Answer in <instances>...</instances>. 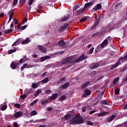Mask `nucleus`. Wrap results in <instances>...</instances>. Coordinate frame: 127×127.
<instances>
[{
	"instance_id": "79ce46f5",
	"label": "nucleus",
	"mask_w": 127,
	"mask_h": 127,
	"mask_svg": "<svg viewBox=\"0 0 127 127\" xmlns=\"http://www.w3.org/2000/svg\"><path fill=\"white\" fill-rule=\"evenodd\" d=\"M26 27H27V25H26L21 27L20 29V30L21 31L24 30V29H25L26 28Z\"/></svg>"
},
{
	"instance_id": "ea45409f",
	"label": "nucleus",
	"mask_w": 127,
	"mask_h": 127,
	"mask_svg": "<svg viewBox=\"0 0 127 127\" xmlns=\"http://www.w3.org/2000/svg\"><path fill=\"white\" fill-rule=\"evenodd\" d=\"M105 77V75H102L100 76L99 78H97L96 80H95V82L96 83V82H98V81H100Z\"/></svg>"
},
{
	"instance_id": "a211bd4d",
	"label": "nucleus",
	"mask_w": 127,
	"mask_h": 127,
	"mask_svg": "<svg viewBox=\"0 0 127 127\" xmlns=\"http://www.w3.org/2000/svg\"><path fill=\"white\" fill-rule=\"evenodd\" d=\"M47 59H50V56H46L45 57H42L41 58V62H43V61H45V60H47Z\"/></svg>"
},
{
	"instance_id": "69168bd1",
	"label": "nucleus",
	"mask_w": 127,
	"mask_h": 127,
	"mask_svg": "<svg viewBox=\"0 0 127 127\" xmlns=\"http://www.w3.org/2000/svg\"><path fill=\"white\" fill-rule=\"evenodd\" d=\"M18 1V0H14V1L13 2V5H15L16 3H17V2Z\"/></svg>"
},
{
	"instance_id": "e2e57ef3",
	"label": "nucleus",
	"mask_w": 127,
	"mask_h": 127,
	"mask_svg": "<svg viewBox=\"0 0 127 127\" xmlns=\"http://www.w3.org/2000/svg\"><path fill=\"white\" fill-rule=\"evenodd\" d=\"M20 2L21 4H24L25 3V0H20Z\"/></svg>"
},
{
	"instance_id": "412c9836",
	"label": "nucleus",
	"mask_w": 127,
	"mask_h": 127,
	"mask_svg": "<svg viewBox=\"0 0 127 127\" xmlns=\"http://www.w3.org/2000/svg\"><path fill=\"white\" fill-rule=\"evenodd\" d=\"M70 17V14H68L66 16H64L62 18V21H65L67 19H69Z\"/></svg>"
},
{
	"instance_id": "c756f323",
	"label": "nucleus",
	"mask_w": 127,
	"mask_h": 127,
	"mask_svg": "<svg viewBox=\"0 0 127 127\" xmlns=\"http://www.w3.org/2000/svg\"><path fill=\"white\" fill-rule=\"evenodd\" d=\"M41 92H42L41 90H39V89L37 90L34 94L35 97H37V96H38L39 94L41 93Z\"/></svg>"
},
{
	"instance_id": "39448f33",
	"label": "nucleus",
	"mask_w": 127,
	"mask_h": 127,
	"mask_svg": "<svg viewBox=\"0 0 127 127\" xmlns=\"http://www.w3.org/2000/svg\"><path fill=\"white\" fill-rule=\"evenodd\" d=\"M67 63H69V59L68 57L63 60L62 63H59L57 64V67H62V65H63V64H67Z\"/></svg>"
},
{
	"instance_id": "9d476101",
	"label": "nucleus",
	"mask_w": 127,
	"mask_h": 127,
	"mask_svg": "<svg viewBox=\"0 0 127 127\" xmlns=\"http://www.w3.org/2000/svg\"><path fill=\"white\" fill-rule=\"evenodd\" d=\"M22 115H23V112L18 111L14 114V117L15 119H17L18 118H20Z\"/></svg>"
},
{
	"instance_id": "c85d7f7f",
	"label": "nucleus",
	"mask_w": 127,
	"mask_h": 127,
	"mask_svg": "<svg viewBox=\"0 0 127 127\" xmlns=\"http://www.w3.org/2000/svg\"><path fill=\"white\" fill-rule=\"evenodd\" d=\"M66 99V96L65 95H63L59 98L60 102H63L64 100Z\"/></svg>"
},
{
	"instance_id": "4468645a",
	"label": "nucleus",
	"mask_w": 127,
	"mask_h": 127,
	"mask_svg": "<svg viewBox=\"0 0 127 127\" xmlns=\"http://www.w3.org/2000/svg\"><path fill=\"white\" fill-rule=\"evenodd\" d=\"M108 46V40H105L103 43L101 44V48H104V47H106V46Z\"/></svg>"
},
{
	"instance_id": "7ed1b4c3",
	"label": "nucleus",
	"mask_w": 127,
	"mask_h": 127,
	"mask_svg": "<svg viewBox=\"0 0 127 127\" xmlns=\"http://www.w3.org/2000/svg\"><path fill=\"white\" fill-rule=\"evenodd\" d=\"M114 23L113 22H110L102 29L104 32H109L111 30H113V29H114Z\"/></svg>"
},
{
	"instance_id": "f704fd0d",
	"label": "nucleus",
	"mask_w": 127,
	"mask_h": 127,
	"mask_svg": "<svg viewBox=\"0 0 127 127\" xmlns=\"http://www.w3.org/2000/svg\"><path fill=\"white\" fill-rule=\"evenodd\" d=\"M12 31H13V30L12 29L7 30L5 31L4 33H5V34H9V33H11Z\"/></svg>"
},
{
	"instance_id": "6e6552de",
	"label": "nucleus",
	"mask_w": 127,
	"mask_h": 127,
	"mask_svg": "<svg viewBox=\"0 0 127 127\" xmlns=\"http://www.w3.org/2000/svg\"><path fill=\"white\" fill-rule=\"evenodd\" d=\"M74 12L76 15H80V14H82V13L85 12V8H80L79 10L74 11Z\"/></svg>"
},
{
	"instance_id": "2f4dec72",
	"label": "nucleus",
	"mask_w": 127,
	"mask_h": 127,
	"mask_svg": "<svg viewBox=\"0 0 127 127\" xmlns=\"http://www.w3.org/2000/svg\"><path fill=\"white\" fill-rule=\"evenodd\" d=\"M15 51H16V48H14V49L12 50H10L8 51V54H12V53H13V52H15Z\"/></svg>"
},
{
	"instance_id": "3c124183",
	"label": "nucleus",
	"mask_w": 127,
	"mask_h": 127,
	"mask_svg": "<svg viewBox=\"0 0 127 127\" xmlns=\"http://www.w3.org/2000/svg\"><path fill=\"white\" fill-rule=\"evenodd\" d=\"M14 107L15 108H17L18 109H19V108H20V105L18 104H15L14 105Z\"/></svg>"
},
{
	"instance_id": "f3484780",
	"label": "nucleus",
	"mask_w": 127,
	"mask_h": 127,
	"mask_svg": "<svg viewBox=\"0 0 127 127\" xmlns=\"http://www.w3.org/2000/svg\"><path fill=\"white\" fill-rule=\"evenodd\" d=\"M8 15H9V21L12 19V16H13V11L12 10H10L8 12Z\"/></svg>"
},
{
	"instance_id": "6ab92c4d",
	"label": "nucleus",
	"mask_w": 127,
	"mask_h": 127,
	"mask_svg": "<svg viewBox=\"0 0 127 127\" xmlns=\"http://www.w3.org/2000/svg\"><path fill=\"white\" fill-rule=\"evenodd\" d=\"M119 65H121V62H118L115 64L112 65L111 67V70H114V69L117 68L119 66Z\"/></svg>"
},
{
	"instance_id": "37998d69",
	"label": "nucleus",
	"mask_w": 127,
	"mask_h": 127,
	"mask_svg": "<svg viewBox=\"0 0 127 127\" xmlns=\"http://www.w3.org/2000/svg\"><path fill=\"white\" fill-rule=\"evenodd\" d=\"M100 103L102 105H108V102L106 100H102Z\"/></svg>"
},
{
	"instance_id": "c03bdc74",
	"label": "nucleus",
	"mask_w": 127,
	"mask_h": 127,
	"mask_svg": "<svg viewBox=\"0 0 127 127\" xmlns=\"http://www.w3.org/2000/svg\"><path fill=\"white\" fill-rule=\"evenodd\" d=\"M27 97V96H26V95L23 94L20 96V98L22 99V100H24V99H25V98H26Z\"/></svg>"
},
{
	"instance_id": "423d86ee",
	"label": "nucleus",
	"mask_w": 127,
	"mask_h": 127,
	"mask_svg": "<svg viewBox=\"0 0 127 127\" xmlns=\"http://www.w3.org/2000/svg\"><path fill=\"white\" fill-rule=\"evenodd\" d=\"M69 26V24L65 23L64 25H63L59 29V32H62L63 31H64L65 29H67V27Z\"/></svg>"
},
{
	"instance_id": "9b49d317",
	"label": "nucleus",
	"mask_w": 127,
	"mask_h": 127,
	"mask_svg": "<svg viewBox=\"0 0 127 127\" xmlns=\"http://www.w3.org/2000/svg\"><path fill=\"white\" fill-rule=\"evenodd\" d=\"M38 48L40 50V51H42L43 53H46L47 52V50L44 48L42 46L38 45Z\"/></svg>"
},
{
	"instance_id": "e433bc0d",
	"label": "nucleus",
	"mask_w": 127,
	"mask_h": 127,
	"mask_svg": "<svg viewBox=\"0 0 127 127\" xmlns=\"http://www.w3.org/2000/svg\"><path fill=\"white\" fill-rule=\"evenodd\" d=\"M47 103H48V100H42L41 102V103L43 105H45V104H47Z\"/></svg>"
},
{
	"instance_id": "72a5a7b5",
	"label": "nucleus",
	"mask_w": 127,
	"mask_h": 127,
	"mask_svg": "<svg viewBox=\"0 0 127 127\" xmlns=\"http://www.w3.org/2000/svg\"><path fill=\"white\" fill-rule=\"evenodd\" d=\"M48 81H49V79L48 78H45L43 80H41V83H43V84H44V83H48Z\"/></svg>"
},
{
	"instance_id": "052dcab7",
	"label": "nucleus",
	"mask_w": 127,
	"mask_h": 127,
	"mask_svg": "<svg viewBox=\"0 0 127 127\" xmlns=\"http://www.w3.org/2000/svg\"><path fill=\"white\" fill-rule=\"evenodd\" d=\"M112 39H113V38H112V37H108L106 39H105V40H109V41H111V40H112Z\"/></svg>"
},
{
	"instance_id": "49530a36",
	"label": "nucleus",
	"mask_w": 127,
	"mask_h": 127,
	"mask_svg": "<svg viewBox=\"0 0 127 127\" xmlns=\"http://www.w3.org/2000/svg\"><path fill=\"white\" fill-rule=\"evenodd\" d=\"M32 87L33 88V89H36L37 88V84L36 83H34L32 84Z\"/></svg>"
},
{
	"instance_id": "a18cd8bd",
	"label": "nucleus",
	"mask_w": 127,
	"mask_h": 127,
	"mask_svg": "<svg viewBox=\"0 0 127 127\" xmlns=\"http://www.w3.org/2000/svg\"><path fill=\"white\" fill-rule=\"evenodd\" d=\"M86 20H87V18L84 17V18H82V19H81L79 20V21H80V22H85V21H86Z\"/></svg>"
},
{
	"instance_id": "a19ab883",
	"label": "nucleus",
	"mask_w": 127,
	"mask_h": 127,
	"mask_svg": "<svg viewBox=\"0 0 127 127\" xmlns=\"http://www.w3.org/2000/svg\"><path fill=\"white\" fill-rule=\"evenodd\" d=\"M37 102H38V99H36L35 100H34L33 102H32L30 104V106H33V105H35V104H36V103H37Z\"/></svg>"
},
{
	"instance_id": "2eb2a0df",
	"label": "nucleus",
	"mask_w": 127,
	"mask_h": 127,
	"mask_svg": "<svg viewBox=\"0 0 127 127\" xmlns=\"http://www.w3.org/2000/svg\"><path fill=\"white\" fill-rule=\"evenodd\" d=\"M102 8V5L101 3H99L97 4L94 8V10H99V9H101Z\"/></svg>"
},
{
	"instance_id": "774afa93",
	"label": "nucleus",
	"mask_w": 127,
	"mask_h": 127,
	"mask_svg": "<svg viewBox=\"0 0 127 127\" xmlns=\"http://www.w3.org/2000/svg\"><path fill=\"white\" fill-rule=\"evenodd\" d=\"M20 26H21V25L20 24H18L17 27V29L18 30H20Z\"/></svg>"
},
{
	"instance_id": "1a4fd4ad",
	"label": "nucleus",
	"mask_w": 127,
	"mask_h": 127,
	"mask_svg": "<svg viewBox=\"0 0 127 127\" xmlns=\"http://www.w3.org/2000/svg\"><path fill=\"white\" fill-rule=\"evenodd\" d=\"M19 64L18 63L12 62L10 64V67L12 68V69H13V70L16 69L17 68V66H18V64Z\"/></svg>"
},
{
	"instance_id": "13d9d810",
	"label": "nucleus",
	"mask_w": 127,
	"mask_h": 127,
	"mask_svg": "<svg viewBox=\"0 0 127 127\" xmlns=\"http://www.w3.org/2000/svg\"><path fill=\"white\" fill-rule=\"evenodd\" d=\"M45 94H51V90H47L45 92Z\"/></svg>"
},
{
	"instance_id": "0e129e2a",
	"label": "nucleus",
	"mask_w": 127,
	"mask_h": 127,
	"mask_svg": "<svg viewBox=\"0 0 127 127\" xmlns=\"http://www.w3.org/2000/svg\"><path fill=\"white\" fill-rule=\"evenodd\" d=\"M10 29H13V22H12L10 26Z\"/></svg>"
},
{
	"instance_id": "b1692460",
	"label": "nucleus",
	"mask_w": 127,
	"mask_h": 127,
	"mask_svg": "<svg viewBox=\"0 0 127 127\" xmlns=\"http://www.w3.org/2000/svg\"><path fill=\"white\" fill-rule=\"evenodd\" d=\"M116 118V116L115 115H112L111 116H110V117H109L108 119H107V120L108 122H112V121H113V120H115Z\"/></svg>"
},
{
	"instance_id": "aec40b11",
	"label": "nucleus",
	"mask_w": 127,
	"mask_h": 127,
	"mask_svg": "<svg viewBox=\"0 0 127 127\" xmlns=\"http://www.w3.org/2000/svg\"><path fill=\"white\" fill-rule=\"evenodd\" d=\"M57 97H58V94L57 93L53 94V95L50 98V100L53 101L54 100H55V99H56Z\"/></svg>"
},
{
	"instance_id": "20e7f679",
	"label": "nucleus",
	"mask_w": 127,
	"mask_h": 127,
	"mask_svg": "<svg viewBox=\"0 0 127 127\" xmlns=\"http://www.w3.org/2000/svg\"><path fill=\"white\" fill-rule=\"evenodd\" d=\"M102 17V16L101 15H98L96 17V20L94 23V24L91 27V29H94V28H96L97 26H98L99 24V22H100V21L101 20V18Z\"/></svg>"
},
{
	"instance_id": "338daca9",
	"label": "nucleus",
	"mask_w": 127,
	"mask_h": 127,
	"mask_svg": "<svg viewBox=\"0 0 127 127\" xmlns=\"http://www.w3.org/2000/svg\"><path fill=\"white\" fill-rule=\"evenodd\" d=\"M23 62H24V59H21V60H20L19 63H20V64H22Z\"/></svg>"
},
{
	"instance_id": "4be33fe9",
	"label": "nucleus",
	"mask_w": 127,
	"mask_h": 127,
	"mask_svg": "<svg viewBox=\"0 0 127 127\" xmlns=\"http://www.w3.org/2000/svg\"><path fill=\"white\" fill-rule=\"evenodd\" d=\"M20 39H18L17 41H16L12 45V47H13V46H16L20 44Z\"/></svg>"
},
{
	"instance_id": "6e6d98bb",
	"label": "nucleus",
	"mask_w": 127,
	"mask_h": 127,
	"mask_svg": "<svg viewBox=\"0 0 127 127\" xmlns=\"http://www.w3.org/2000/svg\"><path fill=\"white\" fill-rule=\"evenodd\" d=\"M115 93L116 95H119V93H120V91H119V90L118 89H116L115 90Z\"/></svg>"
},
{
	"instance_id": "680f3d73",
	"label": "nucleus",
	"mask_w": 127,
	"mask_h": 127,
	"mask_svg": "<svg viewBox=\"0 0 127 127\" xmlns=\"http://www.w3.org/2000/svg\"><path fill=\"white\" fill-rule=\"evenodd\" d=\"M6 106H5V105H3L2 107V108H1V110H2V111H4V110H6Z\"/></svg>"
},
{
	"instance_id": "864d4df0",
	"label": "nucleus",
	"mask_w": 127,
	"mask_h": 127,
	"mask_svg": "<svg viewBox=\"0 0 127 127\" xmlns=\"http://www.w3.org/2000/svg\"><path fill=\"white\" fill-rule=\"evenodd\" d=\"M98 37V33L96 32L94 34H93L92 35V37Z\"/></svg>"
},
{
	"instance_id": "cd10ccee",
	"label": "nucleus",
	"mask_w": 127,
	"mask_h": 127,
	"mask_svg": "<svg viewBox=\"0 0 127 127\" xmlns=\"http://www.w3.org/2000/svg\"><path fill=\"white\" fill-rule=\"evenodd\" d=\"M120 80V77H116L114 80H113V84L114 85H116V83H118V82H119Z\"/></svg>"
},
{
	"instance_id": "393cba45",
	"label": "nucleus",
	"mask_w": 127,
	"mask_h": 127,
	"mask_svg": "<svg viewBox=\"0 0 127 127\" xmlns=\"http://www.w3.org/2000/svg\"><path fill=\"white\" fill-rule=\"evenodd\" d=\"M59 46L62 47L65 46V42L64 40H61L58 42Z\"/></svg>"
},
{
	"instance_id": "bf43d9fd",
	"label": "nucleus",
	"mask_w": 127,
	"mask_h": 127,
	"mask_svg": "<svg viewBox=\"0 0 127 127\" xmlns=\"http://www.w3.org/2000/svg\"><path fill=\"white\" fill-rule=\"evenodd\" d=\"M101 47L100 46H98L97 49L96 50V51H97L98 52H99L100 51V50H101Z\"/></svg>"
},
{
	"instance_id": "dca6fc26",
	"label": "nucleus",
	"mask_w": 127,
	"mask_h": 127,
	"mask_svg": "<svg viewBox=\"0 0 127 127\" xmlns=\"http://www.w3.org/2000/svg\"><path fill=\"white\" fill-rule=\"evenodd\" d=\"M106 115H109V112L98 113L97 117H104V116H106Z\"/></svg>"
},
{
	"instance_id": "f03ea898",
	"label": "nucleus",
	"mask_w": 127,
	"mask_h": 127,
	"mask_svg": "<svg viewBox=\"0 0 127 127\" xmlns=\"http://www.w3.org/2000/svg\"><path fill=\"white\" fill-rule=\"evenodd\" d=\"M70 124L73 125V124H77V125H81L84 123L83 119L81 117H73L69 121Z\"/></svg>"
},
{
	"instance_id": "4d7b16f0",
	"label": "nucleus",
	"mask_w": 127,
	"mask_h": 127,
	"mask_svg": "<svg viewBox=\"0 0 127 127\" xmlns=\"http://www.w3.org/2000/svg\"><path fill=\"white\" fill-rule=\"evenodd\" d=\"M32 3H33V0H29V1H28L29 5H31Z\"/></svg>"
},
{
	"instance_id": "f8f14e48",
	"label": "nucleus",
	"mask_w": 127,
	"mask_h": 127,
	"mask_svg": "<svg viewBox=\"0 0 127 127\" xmlns=\"http://www.w3.org/2000/svg\"><path fill=\"white\" fill-rule=\"evenodd\" d=\"M99 66H100V64L98 63L92 64L90 65L89 68L90 69H95V68H98Z\"/></svg>"
},
{
	"instance_id": "ddd939ff",
	"label": "nucleus",
	"mask_w": 127,
	"mask_h": 127,
	"mask_svg": "<svg viewBox=\"0 0 127 127\" xmlns=\"http://www.w3.org/2000/svg\"><path fill=\"white\" fill-rule=\"evenodd\" d=\"M90 85V81H87L85 82L84 84H83L81 86V90H83V89H85V88H87L88 86Z\"/></svg>"
},
{
	"instance_id": "7c9ffc66",
	"label": "nucleus",
	"mask_w": 127,
	"mask_h": 127,
	"mask_svg": "<svg viewBox=\"0 0 127 127\" xmlns=\"http://www.w3.org/2000/svg\"><path fill=\"white\" fill-rule=\"evenodd\" d=\"M28 43H29V39L27 38L24 41H23L22 42V44H27Z\"/></svg>"
},
{
	"instance_id": "f257e3e1",
	"label": "nucleus",
	"mask_w": 127,
	"mask_h": 127,
	"mask_svg": "<svg viewBox=\"0 0 127 127\" xmlns=\"http://www.w3.org/2000/svg\"><path fill=\"white\" fill-rule=\"evenodd\" d=\"M68 58L69 63H79V62L87 59V57L84 54H83L77 59H76V55L68 57Z\"/></svg>"
},
{
	"instance_id": "5fc2aeb1",
	"label": "nucleus",
	"mask_w": 127,
	"mask_h": 127,
	"mask_svg": "<svg viewBox=\"0 0 127 127\" xmlns=\"http://www.w3.org/2000/svg\"><path fill=\"white\" fill-rule=\"evenodd\" d=\"M94 52V47L91 48V49L89 50V54H92Z\"/></svg>"
},
{
	"instance_id": "c9c22d12",
	"label": "nucleus",
	"mask_w": 127,
	"mask_h": 127,
	"mask_svg": "<svg viewBox=\"0 0 127 127\" xmlns=\"http://www.w3.org/2000/svg\"><path fill=\"white\" fill-rule=\"evenodd\" d=\"M70 118H71V115H70V114L66 115L64 116V119L65 120V121H67V120H69V119H70Z\"/></svg>"
},
{
	"instance_id": "0eeeda50",
	"label": "nucleus",
	"mask_w": 127,
	"mask_h": 127,
	"mask_svg": "<svg viewBox=\"0 0 127 127\" xmlns=\"http://www.w3.org/2000/svg\"><path fill=\"white\" fill-rule=\"evenodd\" d=\"M35 66H36V64L30 65L27 64H24L23 65V66L21 67V70L22 71H23L24 68H32V67H35Z\"/></svg>"
},
{
	"instance_id": "58836bf2",
	"label": "nucleus",
	"mask_w": 127,
	"mask_h": 127,
	"mask_svg": "<svg viewBox=\"0 0 127 127\" xmlns=\"http://www.w3.org/2000/svg\"><path fill=\"white\" fill-rule=\"evenodd\" d=\"M78 8H80V5H77L74 6L73 8V10L76 11V10H77V9H78Z\"/></svg>"
},
{
	"instance_id": "09e8293b",
	"label": "nucleus",
	"mask_w": 127,
	"mask_h": 127,
	"mask_svg": "<svg viewBox=\"0 0 127 127\" xmlns=\"http://www.w3.org/2000/svg\"><path fill=\"white\" fill-rule=\"evenodd\" d=\"M97 35L98 36V37H100V36H102V35H103V32L102 31L97 32Z\"/></svg>"
},
{
	"instance_id": "4c0bfd02",
	"label": "nucleus",
	"mask_w": 127,
	"mask_h": 127,
	"mask_svg": "<svg viewBox=\"0 0 127 127\" xmlns=\"http://www.w3.org/2000/svg\"><path fill=\"white\" fill-rule=\"evenodd\" d=\"M37 115V112L36 111H33L30 113V116H35Z\"/></svg>"
},
{
	"instance_id": "de8ad7c7",
	"label": "nucleus",
	"mask_w": 127,
	"mask_h": 127,
	"mask_svg": "<svg viewBox=\"0 0 127 127\" xmlns=\"http://www.w3.org/2000/svg\"><path fill=\"white\" fill-rule=\"evenodd\" d=\"M87 126H93V123H92L91 121H87L86 122Z\"/></svg>"
},
{
	"instance_id": "8fccbe9b",
	"label": "nucleus",
	"mask_w": 127,
	"mask_h": 127,
	"mask_svg": "<svg viewBox=\"0 0 127 127\" xmlns=\"http://www.w3.org/2000/svg\"><path fill=\"white\" fill-rule=\"evenodd\" d=\"M86 110H87V106L82 107V113H85V112H86Z\"/></svg>"
},
{
	"instance_id": "473e14b6",
	"label": "nucleus",
	"mask_w": 127,
	"mask_h": 127,
	"mask_svg": "<svg viewBox=\"0 0 127 127\" xmlns=\"http://www.w3.org/2000/svg\"><path fill=\"white\" fill-rule=\"evenodd\" d=\"M84 93H85V95H86L87 96H89V95H90V94H91V90H89L88 89H85L84 91Z\"/></svg>"
},
{
	"instance_id": "5701e85b",
	"label": "nucleus",
	"mask_w": 127,
	"mask_h": 127,
	"mask_svg": "<svg viewBox=\"0 0 127 127\" xmlns=\"http://www.w3.org/2000/svg\"><path fill=\"white\" fill-rule=\"evenodd\" d=\"M69 85H70V83H65L64 84H62L61 85V88H62V89H66L67 87H68Z\"/></svg>"
},
{
	"instance_id": "bb28decb",
	"label": "nucleus",
	"mask_w": 127,
	"mask_h": 127,
	"mask_svg": "<svg viewBox=\"0 0 127 127\" xmlns=\"http://www.w3.org/2000/svg\"><path fill=\"white\" fill-rule=\"evenodd\" d=\"M91 5H93V2H89L86 3L84 5V7H85V8H87V7H89V6H91Z\"/></svg>"
},
{
	"instance_id": "603ef678",
	"label": "nucleus",
	"mask_w": 127,
	"mask_h": 127,
	"mask_svg": "<svg viewBox=\"0 0 127 127\" xmlns=\"http://www.w3.org/2000/svg\"><path fill=\"white\" fill-rule=\"evenodd\" d=\"M115 25L116 27H117V28L119 27H121V26H122V23H120V24L117 23L115 24Z\"/></svg>"
},
{
	"instance_id": "a878e982",
	"label": "nucleus",
	"mask_w": 127,
	"mask_h": 127,
	"mask_svg": "<svg viewBox=\"0 0 127 127\" xmlns=\"http://www.w3.org/2000/svg\"><path fill=\"white\" fill-rule=\"evenodd\" d=\"M25 93H26L28 95H29L33 92V91L32 90V89L30 88L29 90L28 89H25Z\"/></svg>"
}]
</instances>
